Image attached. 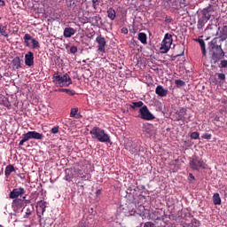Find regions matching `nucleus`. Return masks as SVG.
<instances>
[{
    "label": "nucleus",
    "mask_w": 227,
    "mask_h": 227,
    "mask_svg": "<svg viewBox=\"0 0 227 227\" xmlns=\"http://www.w3.org/2000/svg\"><path fill=\"white\" fill-rule=\"evenodd\" d=\"M90 134L92 136V139H98L100 143H111V138L109 135L101 129L98 127H94L90 131Z\"/></svg>",
    "instance_id": "nucleus-1"
},
{
    "label": "nucleus",
    "mask_w": 227,
    "mask_h": 227,
    "mask_svg": "<svg viewBox=\"0 0 227 227\" xmlns=\"http://www.w3.org/2000/svg\"><path fill=\"white\" fill-rule=\"evenodd\" d=\"M52 79L53 82L59 86V88H63V86H70V84H72V78H70L68 74H66L63 76L55 74Z\"/></svg>",
    "instance_id": "nucleus-2"
},
{
    "label": "nucleus",
    "mask_w": 227,
    "mask_h": 227,
    "mask_svg": "<svg viewBox=\"0 0 227 227\" xmlns=\"http://www.w3.org/2000/svg\"><path fill=\"white\" fill-rule=\"evenodd\" d=\"M173 43V35L171 34H166L164 39L161 43L160 51L161 54H166L171 49V44Z\"/></svg>",
    "instance_id": "nucleus-3"
},
{
    "label": "nucleus",
    "mask_w": 227,
    "mask_h": 227,
    "mask_svg": "<svg viewBox=\"0 0 227 227\" xmlns=\"http://www.w3.org/2000/svg\"><path fill=\"white\" fill-rule=\"evenodd\" d=\"M43 135L41 133H38L36 131H28L26 134L23 135V138L20 141V146L24 145V144L27 141H29V139H43Z\"/></svg>",
    "instance_id": "nucleus-4"
},
{
    "label": "nucleus",
    "mask_w": 227,
    "mask_h": 227,
    "mask_svg": "<svg viewBox=\"0 0 227 227\" xmlns=\"http://www.w3.org/2000/svg\"><path fill=\"white\" fill-rule=\"evenodd\" d=\"M212 43V49H216V52H213L212 59L215 62L219 61L221 58H224V51H223V48H221V45H216L217 43V38H215L211 41Z\"/></svg>",
    "instance_id": "nucleus-5"
},
{
    "label": "nucleus",
    "mask_w": 227,
    "mask_h": 227,
    "mask_svg": "<svg viewBox=\"0 0 227 227\" xmlns=\"http://www.w3.org/2000/svg\"><path fill=\"white\" fill-rule=\"evenodd\" d=\"M139 114L140 118L142 120H146L147 121H150L151 120H155V116L150 113V110H148V106H144L139 109Z\"/></svg>",
    "instance_id": "nucleus-6"
},
{
    "label": "nucleus",
    "mask_w": 227,
    "mask_h": 227,
    "mask_svg": "<svg viewBox=\"0 0 227 227\" xmlns=\"http://www.w3.org/2000/svg\"><path fill=\"white\" fill-rule=\"evenodd\" d=\"M23 40L26 47H29V41H31L32 49H40V43L36 39L33 38L31 35L26 34Z\"/></svg>",
    "instance_id": "nucleus-7"
},
{
    "label": "nucleus",
    "mask_w": 227,
    "mask_h": 227,
    "mask_svg": "<svg viewBox=\"0 0 227 227\" xmlns=\"http://www.w3.org/2000/svg\"><path fill=\"white\" fill-rule=\"evenodd\" d=\"M190 168L198 171L200 168H205V162L201 159L193 158L192 160L190 161Z\"/></svg>",
    "instance_id": "nucleus-8"
},
{
    "label": "nucleus",
    "mask_w": 227,
    "mask_h": 227,
    "mask_svg": "<svg viewBox=\"0 0 227 227\" xmlns=\"http://www.w3.org/2000/svg\"><path fill=\"white\" fill-rule=\"evenodd\" d=\"M23 194H26V190L24 188H14L10 193L9 198L10 200H17L19 199V196H22Z\"/></svg>",
    "instance_id": "nucleus-9"
},
{
    "label": "nucleus",
    "mask_w": 227,
    "mask_h": 227,
    "mask_svg": "<svg viewBox=\"0 0 227 227\" xmlns=\"http://www.w3.org/2000/svg\"><path fill=\"white\" fill-rule=\"evenodd\" d=\"M96 42L98 43V51H99V52H103V54L106 53V38L102 37V35H98L96 38Z\"/></svg>",
    "instance_id": "nucleus-10"
},
{
    "label": "nucleus",
    "mask_w": 227,
    "mask_h": 227,
    "mask_svg": "<svg viewBox=\"0 0 227 227\" xmlns=\"http://www.w3.org/2000/svg\"><path fill=\"white\" fill-rule=\"evenodd\" d=\"M25 64L27 67H33L35 64V56L32 51H28L27 54L25 55Z\"/></svg>",
    "instance_id": "nucleus-11"
},
{
    "label": "nucleus",
    "mask_w": 227,
    "mask_h": 227,
    "mask_svg": "<svg viewBox=\"0 0 227 227\" xmlns=\"http://www.w3.org/2000/svg\"><path fill=\"white\" fill-rule=\"evenodd\" d=\"M45 208H47L45 201L41 200L40 202H38L36 207V212L39 217H42V215H43L45 212Z\"/></svg>",
    "instance_id": "nucleus-12"
},
{
    "label": "nucleus",
    "mask_w": 227,
    "mask_h": 227,
    "mask_svg": "<svg viewBox=\"0 0 227 227\" xmlns=\"http://www.w3.org/2000/svg\"><path fill=\"white\" fill-rule=\"evenodd\" d=\"M212 13H214V9H212V7H207L203 9L202 19H205L206 20H210V18L212 17Z\"/></svg>",
    "instance_id": "nucleus-13"
},
{
    "label": "nucleus",
    "mask_w": 227,
    "mask_h": 227,
    "mask_svg": "<svg viewBox=\"0 0 227 227\" xmlns=\"http://www.w3.org/2000/svg\"><path fill=\"white\" fill-rule=\"evenodd\" d=\"M12 208H22L24 200L22 199H12Z\"/></svg>",
    "instance_id": "nucleus-14"
},
{
    "label": "nucleus",
    "mask_w": 227,
    "mask_h": 227,
    "mask_svg": "<svg viewBox=\"0 0 227 227\" xmlns=\"http://www.w3.org/2000/svg\"><path fill=\"white\" fill-rule=\"evenodd\" d=\"M155 93L159 97H166L168 95V90H165L162 86H157L155 89Z\"/></svg>",
    "instance_id": "nucleus-15"
},
{
    "label": "nucleus",
    "mask_w": 227,
    "mask_h": 227,
    "mask_svg": "<svg viewBox=\"0 0 227 227\" xmlns=\"http://www.w3.org/2000/svg\"><path fill=\"white\" fill-rule=\"evenodd\" d=\"M75 35V29L73 27H66L64 29V36L65 38H70L71 36H74Z\"/></svg>",
    "instance_id": "nucleus-16"
},
{
    "label": "nucleus",
    "mask_w": 227,
    "mask_h": 227,
    "mask_svg": "<svg viewBox=\"0 0 227 227\" xmlns=\"http://www.w3.org/2000/svg\"><path fill=\"white\" fill-rule=\"evenodd\" d=\"M107 17L111 20H114L116 19V11H114L113 8H109L107 10Z\"/></svg>",
    "instance_id": "nucleus-17"
},
{
    "label": "nucleus",
    "mask_w": 227,
    "mask_h": 227,
    "mask_svg": "<svg viewBox=\"0 0 227 227\" xmlns=\"http://www.w3.org/2000/svg\"><path fill=\"white\" fill-rule=\"evenodd\" d=\"M208 22L207 20H205V18L201 17L200 19H199L198 20V24H197V27L198 29H203V27H205V24Z\"/></svg>",
    "instance_id": "nucleus-18"
},
{
    "label": "nucleus",
    "mask_w": 227,
    "mask_h": 227,
    "mask_svg": "<svg viewBox=\"0 0 227 227\" xmlns=\"http://www.w3.org/2000/svg\"><path fill=\"white\" fill-rule=\"evenodd\" d=\"M12 65L13 67L19 70V68H20V57H16L12 59Z\"/></svg>",
    "instance_id": "nucleus-19"
},
{
    "label": "nucleus",
    "mask_w": 227,
    "mask_h": 227,
    "mask_svg": "<svg viewBox=\"0 0 227 227\" xmlns=\"http://www.w3.org/2000/svg\"><path fill=\"white\" fill-rule=\"evenodd\" d=\"M13 171H15V168L13 167V165H9L6 167L5 168V176H10V175H12V173H13Z\"/></svg>",
    "instance_id": "nucleus-20"
},
{
    "label": "nucleus",
    "mask_w": 227,
    "mask_h": 227,
    "mask_svg": "<svg viewBox=\"0 0 227 227\" xmlns=\"http://www.w3.org/2000/svg\"><path fill=\"white\" fill-rule=\"evenodd\" d=\"M138 40H139V42H141V43L146 44L147 43V42H146V40H147L146 34L139 33L138 34Z\"/></svg>",
    "instance_id": "nucleus-21"
},
{
    "label": "nucleus",
    "mask_w": 227,
    "mask_h": 227,
    "mask_svg": "<svg viewBox=\"0 0 227 227\" xmlns=\"http://www.w3.org/2000/svg\"><path fill=\"white\" fill-rule=\"evenodd\" d=\"M198 42L200 45L203 56H207V50L205 48V41L203 39H199Z\"/></svg>",
    "instance_id": "nucleus-22"
},
{
    "label": "nucleus",
    "mask_w": 227,
    "mask_h": 227,
    "mask_svg": "<svg viewBox=\"0 0 227 227\" xmlns=\"http://www.w3.org/2000/svg\"><path fill=\"white\" fill-rule=\"evenodd\" d=\"M213 201L215 205H221V197L219 196V193L214 194Z\"/></svg>",
    "instance_id": "nucleus-23"
},
{
    "label": "nucleus",
    "mask_w": 227,
    "mask_h": 227,
    "mask_svg": "<svg viewBox=\"0 0 227 227\" xmlns=\"http://www.w3.org/2000/svg\"><path fill=\"white\" fill-rule=\"evenodd\" d=\"M129 107H131V109H136L137 107H143V101L133 102L131 103V105H129Z\"/></svg>",
    "instance_id": "nucleus-24"
},
{
    "label": "nucleus",
    "mask_w": 227,
    "mask_h": 227,
    "mask_svg": "<svg viewBox=\"0 0 227 227\" xmlns=\"http://www.w3.org/2000/svg\"><path fill=\"white\" fill-rule=\"evenodd\" d=\"M60 91H65L67 95H70V97H74V95H75V90H72L70 89H62Z\"/></svg>",
    "instance_id": "nucleus-25"
},
{
    "label": "nucleus",
    "mask_w": 227,
    "mask_h": 227,
    "mask_svg": "<svg viewBox=\"0 0 227 227\" xmlns=\"http://www.w3.org/2000/svg\"><path fill=\"white\" fill-rule=\"evenodd\" d=\"M77 113H79V108H72L70 113V117L75 118V116H77Z\"/></svg>",
    "instance_id": "nucleus-26"
},
{
    "label": "nucleus",
    "mask_w": 227,
    "mask_h": 227,
    "mask_svg": "<svg viewBox=\"0 0 227 227\" xmlns=\"http://www.w3.org/2000/svg\"><path fill=\"white\" fill-rule=\"evenodd\" d=\"M0 33L3 36H8V32H6V27H1Z\"/></svg>",
    "instance_id": "nucleus-27"
},
{
    "label": "nucleus",
    "mask_w": 227,
    "mask_h": 227,
    "mask_svg": "<svg viewBox=\"0 0 227 227\" xmlns=\"http://www.w3.org/2000/svg\"><path fill=\"white\" fill-rule=\"evenodd\" d=\"M175 83L176 84V86H185V82L182 80H176Z\"/></svg>",
    "instance_id": "nucleus-28"
},
{
    "label": "nucleus",
    "mask_w": 227,
    "mask_h": 227,
    "mask_svg": "<svg viewBox=\"0 0 227 227\" xmlns=\"http://www.w3.org/2000/svg\"><path fill=\"white\" fill-rule=\"evenodd\" d=\"M190 137H192V139H198L200 137V133L198 132H192L190 136Z\"/></svg>",
    "instance_id": "nucleus-29"
},
{
    "label": "nucleus",
    "mask_w": 227,
    "mask_h": 227,
    "mask_svg": "<svg viewBox=\"0 0 227 227\" xmlns=\"http://www.w3.org/2000/svg\"><path fill=\"white\" fill-rule=\"evenodd\" d=\"M92 4H93L94 10H97V5L100 4V0H92Z\"/></svg>",
    "instance_id": "nucleus-30"
},
{
    "label": "nucleus",
    "mask_w": 227,
    "mask_h": 227,
    "mask_svg": "<svg viewBox=\"0 0 227 227\" xmlns=\"http://www.w3.org/2000/svg\"><path fill=\"white\" fill-rule=\"evenodd\" d=\"M59 132V127L56 126L51 129V134H58Z\"/></svg>",
    "instance_id": "nucleus-31"
},
{
    "label": "nucleus",
    "mask_w": 227,
    "mask_h": 227,
    "mask_svg": "<svg viewBox=\"0 0 227 227\" xmlns=\"http://www.w3.org/2000/svg\"><path fill=\"white\" fill-rule=\"evenodd\" d=\"M202 139H212V135L205 133L202 135Z\"/></svg>",
    "instance_id": "nucleus-32"
},
{
    "label": "nucleus",
    "mask_w": 227,
    "mask_h": 227,
    "mask_svg": "<svg viewBox=\"0 0 227 227\" xmlns=\"http://www.w3.org/2000/svg\"><path fill=\"white\" fill-rule=\"evenodd\" d=\"M80 227H90V225L88 224V223H86V221L82 220L80 223H79Z\"/></svg>",
    "instance_id": "nucleus-33"
},
{
    "label": "nucleus",
    "mask_w": 227,
    "mask_h": 227,
    "mask_svg": "<svg viewBox=\"0 0 227 227\" xmlns=\"http://www.w3.org/2000/svg\"><path fill=\"white\" fill-rule=\"evenodd\" d=\"M218 79H220V81H224V79H226V75L223 73H219Z\"/></svg>",
    "instance_id": "nucleus-34"
},
{
    "label": "nucleus",
    "mask_w": 227,
    "mask_h": 227,
    "mask_svg": "<svg viewBox=\"0 0 227 227\" xmlns=\"http://www.w3.org/2000/svg\"><path fill=\"white\" fill-rule=\"evenodd\" d=\"M75 52H77V47L72 46V47L70 48V53H71V54H75Z\"/></svg>",
    "instance_id": "nucleus-35"
},
{
    "label": "nucleus",
    "mask_w": 227,
    "mask_h": 227,
    "mask_svg": "<svg viewBox=\"0 0 227 227\" xmlns=\"http://www.w3.org/2000/svg\"><path fill=\"white\" fill-rule=\"evenodd\" d=\"M221 67L222 68H227V60H222Z\"/></svg>",
    "instance_id": "nucleus-36"
},
{
    "label": "nucleus",
    "mask_w": 227,
    "mask_h": 227,
    "mask_svg": "<svg viewBox=\"0 0 227 227\" xmlns=\"http://www.w3.org/2000/svg\"><path fill=\"white\" fill-rule=\"evenodd\" d=\"M179 48L181 49V53L176 55V58H178V56H184V46H179Z\"/></svg>",
    "instance_id": "nucleus-37"
},
{
    "label": "nucleus",
    "mask_w": 227,
    "mask_h": 227,
    "mask_svg": "<svg viewBox=\"0 0 227 227\" xmlns=\"http://www.w3.org/2000/svg\"><path fill=\"white\" fill-rule=\"evenodd\" d=\"M31 213H32V211H31V209H29V208H27V211H26V215H25V217H29V215H31Z\"/></svg>",
    "instance_id": "nucleus-38"
},
{
    "label": "nucleus",
    "mask_w": 227,
    "mask_h": 227,
    "mask_svg": "<svg viewBox=\"0 0 227 227\" xmlns=\"http://www.w3.org/2000/svg\"><path fill=\"white\" fill-rule=\"evenodd\" d=\"M4 4H6L4 3V0H0V6H4Z\"/></svg>",
    "instance_id": "nucleus-39"
},
{
    "label": "nucleus",
    "mask_w": 227,
    "mask_h": 227,
    "mask_svg": "<svg viewBox=\"0 0 227 227\" xmlns=\"http://www.w3.org/2000/svg\"><path fill=\"white\" fill-rule=\"evenodd\" d=\"M25 203L26 205H29V203H31V200H25Z\"/></svg>",
    "instance_id": "nucleus-40"
},
{
    "label": "nucleus",
    "mask_w": 227,
    "mask_h": 227,
    "mask_svg": "<svg viewBox=\"0 0 227 227\" xmlns=\"http://www.w3.org/2000/svg\"><path fill=\"white\" fill-rule=\"evenodd\" d=\"M189 176H190V178H192V180H195V177L193 176L192 174H189Z\"/></svg>",
    "instance_id": "nucleus-41"
},
{
    "label": "nucleus",
    "mask_w": 227,
    "mask_h": 227,
    "mask_svg": "<svg viewBox=\"0 0 227 227\" xmlns=\"http://www.w3.org/2000/svg\"><path fill=\"white\" fill-rule=\"evenodd\" d=\"M101 191L100 190H98L97 192H96V194H97V196H99V194H101Z\"/></svg>",
    "instance_id": "nucleus-42"
},
{
    "label": "nucleus",
    "mask_w": 227,
    "mask_h": 227,
    "mask_svg": "<svg viewBox=\"0 0 227 227\" xmlns=\"http://www.w3.org/2000/svg\"><path fill=\"white\" fill-rule=\"evenodd\" d=\"M22 200H24V201H26V196H23V197H22Z\"/></svg>",
    "instance_id": "nucleus-43"
},
{
    "label": "nucleus",
    "mask_w": 227,
    "mask_h": 227,
    "mask_svg": "<svg viewBox=\"0 0 227 227\" xmlns=\"http://www.w3.org/2000/svg\"><path fill=\"white\" fill-rule=\"evenodd\" d=\"M182 118H183V116H180V117L178 118V120L180 121V120H182Z\"/></svg>",
    "instance_id": "nucleus-44"
},
{
    "label": "nucleus",
    "mask_w": 227,
    "mask_h": 227,
    "mask_svg": "<svg viewBox=\"0 0 227 227\" xmlns=\"http://www.w3.org/2000/svg\"><path fill=\"white\" fill-rule=\"evenodd\" d=\"M125 33H128L127 29H126V32Z\"/></svg>",
    "instance_id": "nucleus-45"
}]
</instances>
